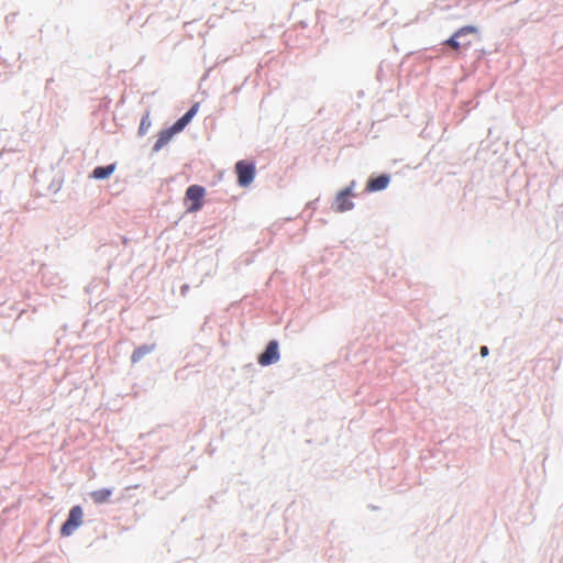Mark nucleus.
<instances>
[{
	"instance_id": "9d476101",
	"label": "nucleus",
	"mask_w": 563,
	"mask_h": 563,
	"mask_svg": "<svg viewBox=\"0 0 563 563\" xmlns=\"http://www.w3.org/2000/svg\"><path fill=\"white\" fill-rule=\"evenodd\" d=\"M155 349L154 344H144L134 350L131 356L133 363L140 362L145 355L153 352Z\"/></svg>"
},
{
	"instance_id": "4468645a",
	"label": "nucleus",
	"mask_w": 563,
	"mask_h": 563,
	"mask_svg": "<svg viewBox=\"0 0 563 563\" xmlns=\"http://www.w3.org/2000/svg\"><path fill=\"white\" fill-rule=\"evenodd\" d=\"M199 109V103H195L191 108L186 112L191 119L196 115Z\"/></svg>"
},
{
	"instance_id": "0eeeda50",
	"label": "nucleus",
	"mask_w": 563,
	"mask_h": 563,
	"mask_svg": "<svg viewBox=\"0 0 563 563\" xmlns=\"http://www.w3.org/2000/svg\"><path fill=\"white\" fill-rule=\"evenodd\" d=\"M176 133H178V131L174 130V126L161 131L158 134V139L153 146V151L159 152L165 145L169 143V141Z\"/></svg>"
},
{
	"instance_id": "2eb2a0df",
	"label": "nucleus",
	"mask_w": 563,
	"mask_h": 563,
	"mask_svg": "<svg viewBox=\"0 0 563 563\" xmlns=\"http://www.w3.org/2000/svg\"><path fill=\"white\" fill-rule=\"evenodd\" d=\"M481 355L482 356H487L488 355V347L487 346H482L481 347Z\"/></svg>"
},
{
	"instance_id": "dca6fc26",
	"label": "nucleus",
	"mask_w": 563,
	"mask_h": 563,
	"mask_svg": "<svg viewBox=\"0 0 563 563\" xmlns=\"http://www.w3.org/2000/svg\"><path fill=\"white\" fill-rule=\"evenodd\" d=\"M187 288H188V286H187V285L183 286V287H181V292L184 294L185 291H187Z\"/></svg>"
},
{
	"instance_id": "6e6552de",
	"label": "nucleus",
	"mask_w": 563,
	"mask_h": 563,
	"mask_svg": "<svg viewBox=\"0 0 563 563\" xmlns=\"http://www.w3.org/2000/svg\"><path fill=\"white\" fill-rule=\"evenodd\" d=\"M389 184L388 175H380L376 178L369 179L366 189L368 191H379L385 189Z\"/></svg>"
},
{
	"instance_id": "39448f33",
	"label": "nucleus",
	"mask_w": 563,
	"mask_h": 563,
	"mask_svg": "<svg viewBox=\"0 0 563 563\" xmlns=\"http://www.w3.org/2000/svg\"><path fill=\"white\" fill-rule=\"evenodd\" d=\"M475 32H476V27H474L472 25L463 26L460 30H457L445 43L450 47L457 49L461 46H466L470 44V42H466V43L460 42L459 38L467 35V34L475 33Z\"/></svg>"
},
{
	"instance_id": "f8f14e48",
	"label": "nucleus",
	"mask_w": 563,
	"mask_h": 563,
	"mask_svg": "<svg viewBox=\"0 0 563 563\" xmlns=\"http://www.w3.org/2000/svg\"><path fill=\"white\" fill-rule=\"evenodd\" d=\"M192 119L185 113L180 119H178L174 124V130L180 132L185 129V126L191 121Z\"/></svg>"
},
{
	"instance_id": "ddd939ff",
	"label": "nucleus",
	"mask_w": 563,
	"mask_h": 563,
	"mask_svg": "<svg viewBox=\"0 0 563 563\" xmlns=\"http://www.w3.org/2000/svg\"><path fill=\"white\" fill-rule=\"evenodd\" d=\"M150 126H151V122H150L148 118L147 117L143 118L141 121V124H140L139 133L141 135L145 134Z\"/></svg>"
},
{
	"instance_id": "1a4fd4ad",
	"label": "nucleus",
	"mask_w": 563,
	"mask_h": 563,
	"mask_svg": "<svg viewBox=\"0 0 563 563\" xmlns=\"http://www.w3.org/2000/svg\"><path fill=\"white\" fill-rule=\"evenodd\" d=\"M114 169H115L114 164H110L107 166H98L93 169L92 177L95 179H107L108 177H110L113 174Z\"/></svg>"
},
{
	"instance_id": "f257e3e1",
	"label": "nucleus",
	"mask_w": 563,
	"mask_h": 563,
	"mask_svg": "<svg viewBox=\"0 0 563 563\" xmlns=\"http://www.w3.org/2000/svg\"><path fill=\"white\" fill-rule=\"evenodd\" d=\"M84 512L80 506H74L69 514L67 520L60 528V533L63 536H71L82 523Z\"/></svg>"
},
{
	"instance_id": "9b49d317",
	"label": "nucleus",
	"mask_w": 563,
	"mask_h": 563,
	"mask_svg": "<svg viewBox=\"0 0 563 563\" xmlns=\"http://www.w3.org/2000/svg\"><path fill=\"white\" fill-rule=\"evenodd\" d=\"M111 495H112L111 488H101V489L95 490L90 494L91 499L96 504L107 503L109 500V498L111 497Z\"/></svg>"
},
{
	"instance_id": "f03ea898",
	"label": "nucleus",
	"mask_w": 563,
	"mask_h": 563,
	"mask_svg": "<svg viewBox=\"0 0 563 563\" xmlns=\"http://www.w3.org/2000/svg\"><path fill=\"white\" fill-rule=\"evenodd\" d=\"M355 185L356 183L353 180L349 187L338 192L333 205L336 212H344L354 208V203L350 200V197L353 196Z\"/></svg>"
},
{
	"instance_id": "20e7f679",
	"label": "nucleus",
	"mask_w": 563,
	"mask_h": 563,
	"mask_svg": "<svg viewBox=\"0 0 563 563\" xmlns=\"http://www.w3.org/2000/svg\"><path fill=\"white\" fill-rule=\"evenodd\" d=\"M238 173V181L242 187L249 186L255 175V167L252 164H246L243 161L239 162L235 166Z\"/></svg>"
},
{
	"instance_id": "423d86ee",
	"label": "nucleus",
	"mask_w": 563,
	"mask_h": 563,
	"mask_svg": "<svg viewBox=\"0 0 563 563\" xmlns=\"http://www.w3.org/2000/svg\"><path fill=\"white\" fill-rule=\"evenodd\" d=\"M203 194L205 189L201 186L191 185L187 188L186 197L194 201V205L189 208V211H196L200 209L201 203L199 201L203 197Z\"/></svg>"
},
{
	"instance_id": "7ed1b4c3",
	"label": "nucleus",
	"mask_w": 563,
	"mask_h": 563,
	"mask_svg": "<svg viewBox=\"0 0 563 563\" xmlns=\"http://www.w3.org/2000/svg\"><path fill=\"white\" fill-rule=\"evenodd\" d=\"M279 358L280 354L278 342L273 340L267 344L265 351L258 356V363L262 366H268L277 363Z\"/></svg>"
}]
</instances>
